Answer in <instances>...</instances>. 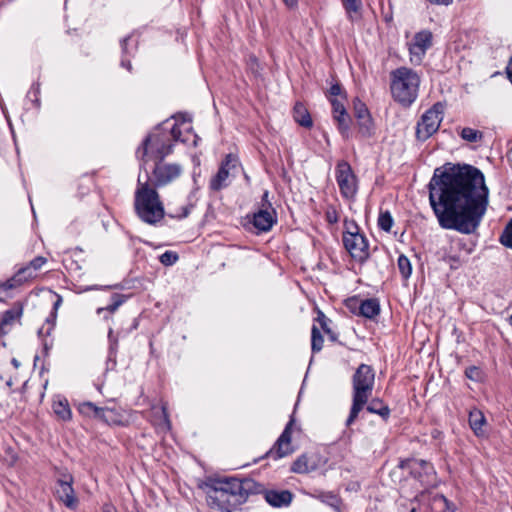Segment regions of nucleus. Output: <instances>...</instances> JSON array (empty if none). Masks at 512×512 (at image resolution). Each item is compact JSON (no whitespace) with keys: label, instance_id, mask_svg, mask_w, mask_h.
<instances>
[{"label":"nucleus","instance_id":"obj_1","mask_svg":"<svg viewBox=\"0 0 512 512\" xmlns=\"http://www.w3.org/2000/svg\"><path fill=\"white\" fill-rule=\"evenodd\" d=\"M430 206L440 227L472 234L488 206L483 173L471 165L437 168L428 184Z\"/></svg>","mask_w":512,"mask_h":512},{"label":"nucleus","instance_id":"obj_2","mask_svg":"<svg viewBox=\"0 0 512 512\" xmlns=\"http://www.w3.org/2000/svg\"><path fill=\"white\" fill-rule=\"evenodd\" d=\"M206 487L209 506L223 512H232L245 503L250 495L260 491V485L251 478H215L210 479Z\"/></svg>","mask_w":512,"mask_h":512},{"label":"nucleus","instance_id":"obj_3","mask_svg":"<svg viewBox=\"0 0 512 512\" xmlns=\"http://www.w3.org/2000/svg\"><path fill=\"white\" fill-rule=\"evenodd\" d=\"M145 178L143 181L142 173L138 175L134 201L135 211L143 222L155 225L165 215L164 206L158 192L149 183V171H146Z\"/></svg>","mask_w":512,"mask_h":512},{"label":"nucleus","instance_id":"obj_4","mask_svg":"<svg viewBox=\"0 0 512 512\" xmlns=\"http://www.w3.org/2000/svg\"><path fill=\"white\" fill-rule=\"evenodd\" d=\"M375 384V372L370 365L360 364L352 376V405L345 425L351 426L367 404Z\"/></svg>","mask_w":512,"mask_h":512},{"label":"nucleus","instance_id":"obj_5","mask_svg":"<svg viewBox=\"0 0 512 512\" xmlns=\"http://www.w3.org/2000/svg\"><path fill=\"white\" fill-rule=\"evenodd\" d=\"M393 99L402 106H410L418 97L420 77L411 68L399 67L390 73Z\"/></svg>","mask_w":512,"mask_h":512},{"label":"nucleus","instance_id":"obj_6","mask_svg":"<svg viewBox=\"0 0 512 512\" xmlns=\"http://www.w3.org/2000/svg\"><path fill=\"white\" fill-rule=\"evenodd\" d=\"M173 149V144L167 134L162 132H153L149 134L136 150V157L140 161V170L148 171L149 161L163 162Z\"/></svg>","mask_w":512,"mask_h":512},{"label":"nucleus","instance_id":"obj_7","mask_svg":"<svg viewBox=\"0 0 512 512\" xmlns=\"http://www.w3.org/2000/svg\"><path fill=\"white\" fill-rule=\"evenodd\" d=\"M444 109V104L437 102L421 116L416 127L418 140L426 141L438 131L443 120Z\"/></svg>","mask_w":512,"mask_h":512},{"label":"nucleus","instance_id":"obj_8","mask_svg":"<svg viewBox=\"0 0 512 512\" xmlns=\"http://www.w3.org/2000/svg\"><path fill=\"white\" fill-rule=\"evenodd\" d=\"M335 178L341 196L347 200L354 199L358 189L357 178L348 162L342 160L337 163Z\"/></svg>","mask_w":512,"mask_h":512},{"label":"nucleus","instance_id":"obj_9","mask_svg":"<svg viewBox=\"0 0 512 512\" xmlns=\"http://www.w3.org/2000/svg\"><path fill=\"white\" fill-rule=\"evenodd\" d=\"M182 172V167L175 163L156 162L149 175V183L152 187H162L177 179Z\"/></svg>","mask_w":512,"mask_h":512},{"label":"nucleus","instance_id":"obj_10","mask_svg":"<svg viewBox=\"0 0 512 512\" xmlns=\"http://www.w3.org/2000/svg\"><path fill=\"white\" fill-rule=\"evenodd\" d=\"M79 412L100 419L109 425L123 424V415L115 407H98L92 402H84L79 406Z\"/></svg>","mask_w":512,"mask_h":512},{"label":"nucleus","instance_id":"obj_11","mask_svg":"<svg viewBox=\"0 0 512 512\" xmlns=\"http://www.w3.org/2000/svg\"><path fill=\"white\" fill-rule=\"evenodd\" d=\"M294 424V417L291 416L289 422L286 424L283 432L273 445V447L266 452V458H272L274 460H278L280 458L286 457L293 453V448L291 445V434H292V426Z\"/></svg>","mask_w":512,"mask_h":512},{"label":"nucleus","instance_id":"obj_12","mask_svg":"<svg viewBox=\"0 0 512 512\" xmlns=\"http://www.w3.org/2000/svg\"><path fill=\"white\" fill-rule=\"evenodd\" d=\"M343 244L350 256L357 261H364L369 256V244L364 234L343 236Z\"/></svg>","mask_w":512,"mask_h":512},{"label":"nucleus","instance_id":"obj_13","mask_svg":"<svg viewBox=\"0 0 512 512\" xmlns=\"http://www.w3.org/2000/svg\"><path fill=\"white\" fill-rule=\"evenodd\" d=\"M72 484L73 476L70 474L64 475L62 479L57 480L55 495L67 508L74 510L77 508L79 501Z\"/></svg>","mask_w":512,"mask_h":512},{"label":"nucleus","instance_id":"obj_14","mask_svg":"<svg viewBox=\"0 0 512 512\" xmlns=\"http://www.w3.org/2000/svg\"><path fill=\"white\" fill-rule=\"evenodd\" d=\"M276 222V212L272 208L271 203H268V208H260L253 214L252 224L257 230V233L270 231Z\"/></svg>","mask_w":512,"mask_h":512},{"label":"nucleus","instance_id":"obj_15","mask_svg":"<svg viewBox=\"0 0 512 512\" xmlns=\"http://www.w3.org/2000/svg\"><path fill=\"white\" fill-rule=\"evenodd\" d=\"M432 37V33L429 30H422L416 33L409 46L411 56L415 57L417 61H421L426 51L432 45ZM411 60L413 61V58Z\"/></svg>","mask_w":512,"mask_h":512},{"label":"nucleus","instance_id":"obj_16","mask_svg":"<svg viewBox=\"0 0 512 512\" xmlns=\"http://www.w3.org/2000/svg\"><path fill=\"white\" fill-rule=\"evenodd\" d=\"M409 467L410 473L414 478L423 484H430L431 478L435 473L431 463L422 459H414L410 461Z\"/></svg>","mask_w":512,"mask_h":512},{"label":"nucleus","instance_id":"obj_17","mask_svg":"<svg viewBox=\"0 0 512 512\" xmlns=\"http://www.w3.org/2000/svg\"><path fill=\"white\" fill-rule=\"evenodd\" d=\"M332 105L333 118L338 124V129L342 135L348 133L350 128V117L346 111L344 103L341 100L330 98Z\"/></svg>","mask_w":512,"mask_h":512},{"label":"nucleus","instance_id":"obj_18","mask_svg":"<svg viewBox=\"0 0 512 512\" xmlns=\"http://www.w3.org/2000/svg\"><path fill=\"white\" fill-rule=\"evenodd\" d=\"M149 420L159 432H166L171 428L167 408L165 405L152 407Z\"/></svg>","mask_w":512,"mask_h":512},{"label":"nucleus","instance_id":"obj_19","mask_svg":"<svg viewBox=\"0 0 512 512\" xmlns=\"http://www.w3.org/2000/svg\"><path fill=\"white\" fill-rule=\"evenodd\" d=\"M354 110L359 125V132L363 136H369L371 134L372 120L366 105L358 101L354 104Z\"/></svg>","mask_w":512,"mask_h":512},{"label":"nucleus","instance_id":"obj_20","mask_svg":"<svg viewBox=\"0 0 512 512\" xmlns=\"http://www.w3.org/2000/svg\"><path fill=\"white\" fill-rule=\"evenodd\" d=\"M23 313V306L20 302L14 303L13 307L9 310H6L2 314V318L0 320V334H6L7 327L11 326L15 321L19 320Z\"/></svg>","mask_w":512,"mask_h":512},{"label":"nucleus","instance_id":"obj_21","mask_svg":"<svg viewBox=\"0 0 512 512\" xmlns=\"http://www.w3.org/2000/svg\"><path fill=\"white\" fill-rule=\"evenodd\" d=\"M265 500L273 507L288 506L292 501V493L288 490L267 491L265 493Z\"/></svg>","mask_w":512,"mask_h":512},{"label":"nucleus","instance_id":"obj_22","mask_svg":"<svg viewBox=\"0 0 512 512\" xmlns=\"http://www.w3.org/2000/svg\"><path fill=\"white\" fill-rule=\"evenodd\" d=\"M486 424V418L482 411L473 409L469 413V425L477 437L485 435L484 426Z\"/></svg>","mask_w":512,"mask_h":512},{"label":"nucleus","instance_id":"obj_23","mask_svg":"<svg viewBox=\"0 0 512 512\" xmlns=\"http://www.w3.org/2000/svg\"><path fill=\"white\" fill-rule=\"evenodd\" d=\"M380 313L379 301L375 298L363 300L359 306V314L365 318L373 319Z\"/></svg>","mask_w":512,"mask_h":512},{"label":"nucleus","instance_id":"obj_24","mask_svg":"<svg viewBox=\"0 0 512 512\" xmlns=\"http://www.w3.org/2000/svg\"><path fill=\"white\" fill-rule=\"evenodd\" d=\"M366 406V410L369 413L379 415L383 420H387L390 417V408L387 404H385L381 399L374 398L372 400H368Z\"/></svg>","mask_w":512,"mask_h":512},{"label":"nucleus","instance_id":"obj_25","mask_svg":"<svg viewBox=\"0 0 512 512\" xmlns=\"http://www.w3.org/2000/svg\"><path fill=\"white\" fill-rule=\"evenodd\" d=\"M293 118L302 127L311 128L313 125V122H312V119H311V116H310L308 110L300 102H297L293 108Z\"/></svg>","mask_w":512,"mask_h":512},{"label":"nucleus","instance_id":"obj_26","mask_svg":"<svg viewBox=\"0 0 512 512\" xmlns=\"http://www.w3.org/2000/svg\"><path fill=\"white\" fill-rule=\"evenodd\" d=\"M131 41H132V37L128 36V37H125L121 42V48H122V54H123L122 60H121V66L126 68L128 71L132 70V65H131V62H130V59L128 58V56L133 55L137 48L136 43L130 45Z\"/></svg>","mask_w":512,"mask_h":512},{"label":"nucleus","instance_id":"obj_27","mask_svg":"<svg viewBox=\"0 0 512 512\" xmlns=\"http://www.w3.org/2000/svg\"><path fill=\"white\" fill-rule=\"evenodd\" d=\"M316 469L315 462L311 461V459L307 455H301L298 457L292 464L291 470L295 473L304 474L309 473Z\"/></svg>","mask_w":512,"mask_h":512},{"label":"nucleus","instance_id":"obj_28","mask_svg":"<svg viewBox=\"0 0 512 512\" xmlns=\"http://www.w3.org/2000/svg\"><path fill=\"white\" fill-rule=\"evenodd\" d=\"M230 176L224 168H219L216 175L210 179L209 188L216 192L222 190L229 185Z\"/></svg>","mask_w":512,"mask_h":512},{"label":"nucleus","instance_id":"obj_29","mask_svg":"<svg viewBox=\"0 0 512 512\" xmlns=\"http://www.w3.org/2000/svg\"><path fill=\"white\" fill-rule=\"evenodd\" d=\"M53 411L63 421L71 419L72 412L66 399H58L53 402Z\"/></svg>","mask_w":512,"mask_h":512},{"label":"nucleus","instance_id":"obj_30","mask_svg":"<svg viewBox=\"0 0 512 512\" xmlns=\"http://www.w3.org/2000/svg\"><path fill=\"white\" fill-rule=\"evenodd\" d=\"M37 272L30 268V265H26L20 268L17 273L10 279L12 283L15 285L22 284L28 280H31L36 277Z\"/></svg>","mask_w":512,"mask_h":512},{"label":"nucleus","instance_id":"obj_31","mask_svg":"<svg viewBox=\"0 0 512 512\" xmlns=\"http://www.w3.org/2000/svg\"><path fill=\"white\" fill-rule=\"evenodd\" d=\"M459 136L466 142L477 143L482 141L484 135L483 132L470 127H464L459 132Z\"/></svg>","mask_w":512,"mask_h":512},{"label":"nucleus","instance_id":"obj_32","mask_svg":"<svg viewBox=\"0 0 512 512\" xmlns=\"http://www.w3.org/2000/svg\"><path fill=\"white\" fill-rule=\"evenodd\" d=\"M342 5L351 21L358 18L362 6L360 0H342Z\"/></svg>","mask_w":512,"mask_h":512},{"label":"nucleus","instance_id":"obj_33","mask_svg":"<svg viewBox=\"0 0 512 512\" xmlns=\"http://www.w3.org/2000/svg\"><path fill=\"white\" fill-rule=\"evenodd\" d=\"M316 321L319 323L321 329L327 334L331 341L337 340V335L330 329L329 323L331 320L326 317L322 311H318Z\"/></svg>","mask_w":512,"mask_h":512},{"label":"nucleus","instance_id":"obj_34","mask_svg":"<svg viewBox=\"0 0 512 512\" xmlns=\"http://www.w3.org/2000/svg\"><path fill=\"white\" fill-rule=\"evenodd\" d=\"M398 269L404 279H408L412 273V265L405 255H400L397 260Z\"/></svg>","mask_w":512,"mask_h":512},{"label":"nucleus","instance_id":"obj_35","mask_svg":"<svg viewBox=\"0 0 512 512\" xmlns=\"http://www.w3.org/2000/svg\"><path fill=\"white\" fill-rule=\"evenodd\" d=\"M238 165V157L230 153L225 156L219 168H224L228 174L232 175L234 170L237 169Z\"/></svg>","mask_w":512,"mask_h":512},{"label":"nucleus","instance_id":"obj_36","mask_svg":"<svg viewBox=\"0 0 512 512\" xmlns=\"http://www.w3.org/2000/svg\"><path fill=\"white\" fill-rule=\"evenodd\" d=\"M393 218L389 211L380 212L378 217V226L385 232H390L393 226Z\"/></svg>","mask_w":512,"mask_h":512},{"label":"nucleus","instance_id":"obj_37","mask_svg":"<svg viewBox=\"0 0 512 512\" xmlns=\"http://www.w3.org/2000/svg\"><path fill=\"white\" fill-rule=\"evenodd\" d=\"M323 347V337L317 328L313 325L311 331V349L314 353L319 352Z\"/></svg>","mask_w":512,"mask_h":512},{"label":"nucleus","instance_id":"obj_38","mask_svg":"<svg viewBox=\"0 0 512 512\" xmlns=\"http://www.w3.org/2000/svg\"><path fill=\"white\" fill-rule=\"evenodd\" d=\"M500 243L505 247L512 249V219L504 228L500 236Z\"/></svg>","mask_w":512,"mask_h":512},{"label":"nucleus","instance_id":"obj_39","mask_svg":"<svg viewBox=\"0 0 512 512\" xmlns=\"http://www.w3.org/2000/svg\"><path fill=\"white\" fill-rule=\"evenodd\" d=\"M178 259H179V256L174 251H165L159 257V261L165 266L174 265L178 261Z\"/></svg>","mask_w":512,"mask_h":512},{"label":"nucleus","instance_id":"obj_40","mask_svg":"<svg viewBox=\"0 0 512 512\" xmlns=\"http://www.w3.org/2000/svg\"><path fill=\"white\" fill-rule=\"evenodd\" d=\"M126 300V297L122 294H113L111 297V303L105 308L107 311L115 312Z\"/></svg>","mask_w":512,"mask_h":512},{"label":"nucleus","instance_id":"obj_41","mask_svg":"<svg viewBox=\"0 0 512 512\" xmlns=\"http://www.w3.org/2000/svg\"><path fill=\"white\" fill-rule=\"evenodd\" d=\"M465 376L472 381H481L483 377L482 370L478 366H469L465 369Z\"/></svg>","mask_w":512,"mask_h":512},{"label":"nucleus","instance_id":"obj_42","mask_svg":"<svg viewBox=\"0 0 512 512\" xmlns=\"http://www.w3.org/2000/svg\"><path fill=\"white\" fill-rule=\"evenodd\" d=\"M318 498L328 504L329 506L331 507H335L337 508L338 505H339V498L337 497V495H335L334 493L332 492H326V493H321Z\"/></svg>","mask_w":512,"mask_h":512},{"label":"nucleus","instance_id":"obj_43","mask_svg":"<svg viewBox=\"0 0 512 512\" xmlns=\"http://www.w3.org/2000/svg\"><path fill=\"white\" fill-rule=\"evenodd\" d=\"M350 233L361 235L360 228L354 220L345 219L343 236H349Z\"/></svg>","mask_w":512,"mask_h":512},{"label":"nucleus","instance_id":"obj_44","mask_svg":"<svg viewBox=\"0 0 512 512\" xmlns=\"http://www.w3.org/2000/svg\"><path fill=\"white\" fill-rule=\"evenodd\" d=\"M433 503L440 506L446 511L453 512L455 509L454 505L451 502H449L444 495H436L433 498Z\"/></svg>","mask_w":512,"mask_h":512},{"label":"nucleus","instance_id":"obj_45","mask_svg":"<svg viewBox=\"0 0 512 512\" xmlns=\"http://www.w3.org/2000/svg\"><path fill=\"white\" fill-rule=\"evenodd\" d=\"M329 96L330 97L340 96V97H342V99H346V94L343 91L341 84H339V83H335L330 87Z\"/></svg>","mask_w":512,"mask_h":512},{"label":"nucleus","instance_id":"obj_46","mask_svg":"<svg viewBox=\"0 0 512 512\" xmlns=\"http://www.w3.org/2000/svg\"><path fill=\"white\" fill-rule=\"evenodd\" d=\"M325 218L329 224H335L339 221V214L335 208L330 207L325 213Z\"/></svg>","mask_w":512,"mask_h":512},{"label":"nucleus","instance_id":"obj_47","mask_svg":"<svg viewBox=\"0 0 512 512\" xmlns=\"http://www.w3.org/2000/svg\"><path fill=\"white\" fill-rule=\"evenodd\" d=\"M46 262L47 259L45 257L37 256L31 260L28 265H30V268H32L34 271L38 272Z\"/></svg>","mask_w":512,"mask_h":512},{"label":"nucleus","instance_id":"obj_48","mask_svg":"<svg viewBox=\"0 0 512 512\" xmlns=\"http://www.w3.org/2000/svg\"><path fill=\"white\" fill-rule=\"evenodd\" d=\"M190 213V206H183L181 208V213H168V215L171 217V218H177V219H182V218H185L189 215Z\"/></svg>","mask_w":512,"mask_h":512},{"label":"nucleus","instance_id":"obj_49","mask_svg":"<svg viewBox=\"0 0 512 512\" xmlns=\"http://www.w3.org/2000/svg\"><path fill=\"white\" fill-rule=\"evenodd\" d=\"M108 338H109V341H110V350L111 351H115L116 348H117L118 340H117L116 337H114L112 329L109 330Z\"/></svg>","mask_w":512,"mask_h":512},{"label":"nucleus","instance_id":"obj_50","mask_svg":"<svg viewBox=\"0 0 512 512\" xmlns=\"http://www.w3.org/2000/svg\"><path fill=\"white\" fill-rule=\"evenodd\" d=\"M170 134L175 141L180 140L181 130L177 124H174L170 130Z\"/></svg>","mask_w":512,"mask_h":512},{"label":"nucleus","instance_id":"obj_51","mask_svg":"<svg viewBox=\"0 0 512 512\" xmlns=\"http://www.w3.org/2000/svg\"><path fill=\"white\" fill-rule=\"evenodd\" d=\"M507 79L512 84V56L509 58L506 69H505Z\"/></svg>","mask_w":512,"mask_h":512},{"label":"nucleus","instance_id":"obj_52","mask_svg":"<svg viewBox=\"0 0 512 512\" xmlns=\"http://www.w3.org/2000/svg\"><path fill=\"white\" fill-rule=\"evenodd\" d=\"M448 261L450 263L451 268H457V266L460 264L461 260L459 256H448Z\"/></svg>","mask_w":512,"mask_h":512},{"label":"nucleus","instance_id":"obj_53","mask_svg":"<svg viewBox=\"0 0 512 512\" xmlns=\"http://www.w3.org/2000/svg\"><path fill=\"white\" fill-rule=\"evenodd\" d=\"M283 3L289 8L294 9L298 6V0H282Z\"/></svg>","mask_w":512,"mask_h":512},{"label":"nucleus","instance_id":"obj_54","mask_svg":"<svg viewBox=\"0 0 512 512\" xmlns=\"http://www.w3.org/2000/svg\"><path fill=\"white\" fill-rule=\"evenodd\" d=\"M268 195H269L268 191H265L262 196V208H268V203H270L268 201Z\"/></svg>","mask_w":512,"mask_h":512},{"label":"nucleus","instance_id":"obj_55","mask_svg":"<svg viewBox=\"0 0 512 512\" xmlns=\"http://www.w3.org/2000/svg\"><path fill=\"white\" fill-rule=\"evenodd\" d=\"M457 245H458V247H459V248L464 249V250L466 251V254H467V255H469V254L472 252V248H467V247H466V245H465V243H464V242H462L461 240H459V241L457 242Z\"/></svg>","mask_w":512,"mask_h":512},{"label":"nucleus","instance_id":"obj_56","mask_svg":"<svg viewBox=\"0 0 512 512\" xmlns=\"http://www.w3.org/2000/svg\"><path fill=\"white\" fill-rule=\"evenodd\" d=\"M61 303H62V298H61V296L57 295V300L55 301V303L53 305L54 310H57L59 308V306L61 305Z\"/></svg>","mask_w":512,"mask_h":512},{"label":"nucleus","instance_id":"obj_57","mask_svg":"<svg viewBox=\"0 0 512 512\" xmlns=\"http://www.w3.org/2000/svg\"><path fill=\"white\" fill-rule=\"evenodd\" d=\"M103 512H116V510L112 506H105L103 508Z\"/></svg>","mask_w":512,"mask_h":512},{"label":"nucleus","instance_id":"obj_58","mask_svg":"<svg viewBox=\"0 0 512 512\" xmlns=\"http://www.w3.org/2000/svg\"><path fill=\"white\" fill-rule=\"evenodd\" d=\"M6 385H7L9 388H12V386L14 385V382H13L12 378H9V379L6 381Z\"/></svg>","mask_w":512,"mask_h":512},{"label":"nucleus","instance_id":"obj_59","mask_svg":"<svg viewBox=\"0 0 512 512\" xmlns=\"http://www.w3.org/2000/svg\"><path fill=\"white\" fill-rule=\"evenodd\" d=\"M12 363H13V365H14L15 367H18V365H19V363H18V361H17L16 359H13V360H12Z\"/></svg>","mask_w":512,"mask_h":512},{"label":"nucleus","instance_id":"obj_60","mask_svg":"<svg viewBox=\"0 0 512 512\" xmlns=\"http://www.w3.org/2000/svg\"><path fill=\"white\" fill-rule=\"evenodd\" d=\"M508 321H509V324L512 326V315L509 317Z\"/></svg>","mask_w":512,"mask_h":512},{"label":"nucleus","instance_id":"obj_61","mask_svg":"<svg viewBox=\"0 0 512 512\" xmlns=\"http://www.w3.org/2000/svg\"><path fill=\"white\" fill-rule=\"evenodd\" d=\"M410 512H416V509L413 508Z\"/></svg>","mask_w":512,"mask_h":512}]
</instances>
